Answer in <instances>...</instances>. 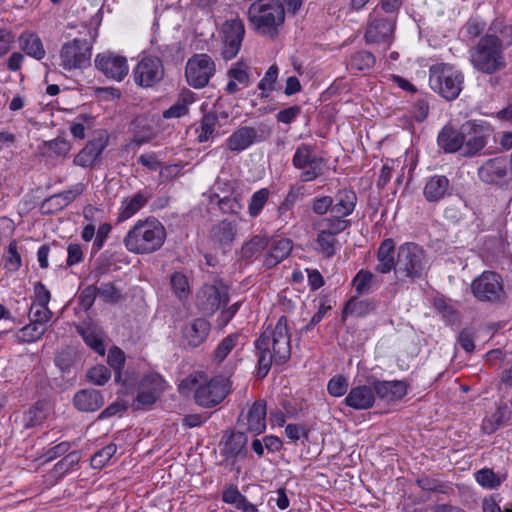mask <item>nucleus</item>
Returning a JSON list of instances; mask_svg holds the SVG:
<instances>
[{
  "label": "nucleus",
  "mask_w": 512,
  "mask_h": 512,
  "mask_svg": "<svg viewBox=\"0 0 512 512\" xmlns=\"http://www.w3.org/2000/svg\"><path fill=\"white\" fill-rule=\"evenodd\" d=\"M215 201L220 210L224 213L237 214L242 209L239 195H225L220 197L218 194H213L210 197V202L213 203Z\"/></svg>",
  "instance_id": "43"
},
{
  "label": "nucleus",
  "mask_w": 512,
  "mask_h": 512,
  "mask_svg": "<svg viewBox=\"0 0 512 512\" xmlns=\"http://www.w3.org/2000/svg\"><path fill=\"white\" fill-rule=\"evenodd\" d=\"M348 389V381L342 375L332 377L327 385L328 393L333 397L343 396Z\"/></svg>",
  "instance_id": "61"
},
{
  "label": "nucleus",
  "mask_w": 512,
  "mask_h": 512,
  "mask_svg": "<svg viewBox=\"0 0 512 512\" xmlns=\"http://www.w3.org/2000/svg\"><path fill=\"white\" fill-rule=\"evenodd\" d=\"M110 377L111 373L109 369L104 365H97L92 367L87 372V378L89 381L99 386L107 383Z\"/></svg>",
  "instance_id": "60"
},
{
  "label": "nucleus",
  "mask_w": 512,
  "mask_h": 512,
  "mask_svg": "<svg viewBox=\"0 0 512 512\" xmlns=\"http://www.w3.org/2000/svg\"><path fill=\"white\" fill-rule=\"evenodd\" d=\"M222 500L227 504H232L242 512H257V506L250 503L247 498L240 493L236 486H230L223 491Z\"/></svg>",
  "instance_id": "37"
},
{
  "label": "nucleus",
  "mask_w": 512,
  "mask_h": 512,
  "mask_svg": "<svg viewBox=\"0 0 512 512\" xmlns=\"http://www.w3.org/2000/svg\"><path fill=\"white\" fill-rule=\"evenodd\" d=\"M292 251V242L287 238L273 240L265 257L264 265L272 268L286 259Z\"/></svg>",
  "instance_id": "31"
},
{
  "label": "nucleus",
  "mask_w": 512,
  "mask_h": 512,
  "mask_svg": "<svg viewBox=\"0 0 512 512\" xmlns=\"http://www.w3.org/2000/svg\"><path fill=\"white\" fill-rule=\"evenodd\" d=\"M171 288L179 300H185L190 295V286L186 275L175 272L170 277Z\"/></svg>",
  "instance_id": "44"
},
{
  "label": "nucleus",
  "mask_w": 512,
  "mask_h": 512,
  "mask_svg": "<svg viewBox=\"0 0 512 512\" xmlns=\"http://www.w3.org/2000/svg\"><path fill=\"white\" fill-rule=\"evenodd\" d=\"M425 252L421 246L406 242L397 249L396 279L398 282L414 281L426 271Z\"/></svg>",
  "instance_id": "6"
},
{
  "label": "nucleus",
  "mask_w": 512,
  "mask_h": 512,
  "mask_svg": "<svg viewBox=\"0 0 512 512\" xmlns=\"http://www.w3.org/2000/svg\"><path fill=\"white\" fill-rule=\"evenodd\" d=\"M53 313L48 306H34L30 308V320L46 327V324L51 320Z\"/></svg>",
  "instance_id": "62"
},
{
  "label": "nucleus",
  "mask_w": 512,
  "mask_h": 512,
  "mask_svg": "<svg viewBox=\"0 0 512 512\" xmlns=\"http://www.w3.org/2000/svg\"><path fill=\"white\" fill-rule=\"evenodd\" d=\"M465 135L463 156L474 157L482 153L483 149L494 139V128L487 121L481 119L469 120L462 124Z\"/></svg>",
  "instance_id": "9"
},
{
  "label": "nucleus",
  "mask_w": 512,
  "mask_h": 512,
  "mask_svg": "<svg viewBox=\"0 0 512 512\" xmlns=\"http://www.w3.org/2000/svg\"><path fill=\"white\" fill-rule=\"evenodd\" d=\"M485 29L486 22L478 16L470 17L462 28L465 35L469 38H476L480 36Z\"/></svg>",
  "instance_id": "59"
},
{
  "label": "nucleus",
  "mask_w": 512,
  "mask_h": 512,
  "mask_svg": "<svg viewBox=\"0 0 512 512\" xmlns=\"http://www.w3.org/2000/svg\"><path fill=\"white\" fill-rule=\"evenodd\" d=\"M464 81L462 72L448 63H435L429 68V86L446 100L456 99Z\"/></svg>",
  "instance_id": "7"
},
{
  "label": "nucleus",
  "mask_w": 512,
  "mask_h": 512,
  "mask_svg": "<svg viewBox=\"0 0 512 512\" xmlns=\"http://www.w3.org/2000/svg\"><path fill=\"white\" fill-rule=\"evenodd\" d=\"M488 33L500 34L502 44L506 47L512 45V24L505 25L502 19L496 18L488 28Z\"/></svg>",
  "instance_id": "53"
},
{
  "label": "nucleus",
  "mask_w": 512,
  "mask_h": 512,
  "mask_svg": "<svg viewBox=\"0 0 512 512\" xmlns=\"http://www.w3.org/2000/svg\"><path fill=\"white\" fill-rule=\"evenodd\" d=\"M374 309L372 303L366 300H358L356 298H351L343 309V317L348 315L352 316H363Z\"/></svg>",
  "instance_id": "47"
},
{
  "label": "nucleus",
  "mask_w": 512,
  "mask_h": 512,
  "mask_svg": "<svg viewBox=\"0 0 512 512\" xmlns=\"http://www.w3.org/2000/svg\"><path fill=\"white\" fill-rule=\"evenodd\" d=\"M95 67L106 78L121 82L128 74L129 66L124 56L105 51L96 55Z\"/></svg>",
  "instance_id": "17"
},
{
  "label": "nucleus",
  "mask_w": 512,
  "mask_h": 512,
  "mask_svg": "<svg viewBox=\"0 0 512 512\" xmlns=\"http://www.w3.org/2000/svg\"><path fill=\"white\" fill-rule=\"evenodd\" d=\"M315 249L325 258H331L336 254L339 243L335 236L331 233L318 230V235L315 240Z\"/></svg>",
  "instance_id": "41"
},
{
  "label": "nucleus",
  "mask_w": 512,
  "mask_h": 512,
  "mask_svg": "<svg viewBox=\"0 0 512 512\" xmlns=\"http://www.w3.org/2000/svg\"><path fill=\"white\" fill-rule=\"evenodd\" d=\"M471 291L481 302L497 303L506 297L502 277L494 271H484L475 278L471 283Z\"/></svg>",
  "instance_id": "11"
},
{
  "label": "nucleus",
  "mask_w": 512,
  "mask_h": 512,
  "mask_svg": "<svg viewBox=\"0 0 512 512\" xmlns=\"http://www.w3.org/2000/svg\"><path fill=\"white\" fill-rule=\"evenodd\" d=\"M394 31V24L383 18L372 20L366 29L365 40L369 44H386L387 48L390 47L392 42V35Z\"/></svg>",
  "instance_id": "21"
},
{
  "label": "nucleus",
  "mask_w": 512,
  "mask_h": 512,
  "mask_svg": "<svg viewBox=\"0 0 512 512\" xmlns=\"http://www.w3.org/2000/svg\"><path fill=\"white\" fill-rule=\"evenodd\" d=\"M210 323L204 318H196L186 323L181 329L183 345L196 348L207 339L210 333Z\"/></svg>",
  "instance_id": "19"
},
{
  "label": "nucleus",
  "mask_w": 512,
  "mask_h": 512,
  "mask_svg": "<svg viewBox=\"0 0 512 512\" xmlns=\"http://www.w3.org/2000/svg\"><path fill=\"white\" fill-rule=\"evenodd\" d=\"M375 276L368 270H360L353 279V285L358 294H366L370 291Z\"/></svg>",
  "instance_id": "56"
},
{
  "label": "nucleus",
  "mask_w": 512,
  "mask_h": 512,
  "mask_svg": "<svg viewBox=\"0 0 512 512\" xmlns=\"http://www.w3.org/2000/svg\"><path fill=\"white\" fill-rule=\"evenodd\" d=\"M266 403L258 400L248 409L245 415H241L242 421L246 420L247 429L255 434H261L266 429Z\"/></svg>",
  "instance_id": "25"
},
{
  "label": "nucleus",
  "mask_w": 512,
  "mask_h": 512,
  "mask_svg": "<svg viewBox=\"0 0 512 512\" xmlns=\"http://www.w3.org/2000/svg\"><path fill=\"white\" fill-rule=\"evenodd\" d=\"M483 512H512V503H507L503 508L500 507L495 496H487L482 500Z\"/></svg>",
  "instance_id": "64"
},
{
  "label": "nucleus",
  "mask_w": 512,
  "mask_h": 512,
  "mask_svg": "<svg viewBox=\"0 0 512 512\" xmlns=\"http://www.w3.org/2000/svg\"><path fill=\"white\" fill-rule=\"evenodd\" d=\"M215 70V63L209 55L196 54L187 61L185 76L190 86L199 89L209 83Z\"/></svg>",
  "instance_id": "14"
},
{
  "label": "nucleus",
  "mask_w": 512,
  "mask_h": 512,
  "mask_svg": "<svg viewBox=\"0 0 512 512\" xmlns=\"http://www.w3.org/2000/svg\"><path fill=\"white\" fill-rule=\"evenodd\" d=\"M98 296L105 302L116 303L122 295L121 291L113 283H101L97 286Z\"/></svg>",
  "instance_id": "58"
},
{
  "label": "nucleus",
  "mask_w": 512,
  "mask_h": 512,
  "mask_svg": "<svg viewBox=\"0 0 512 512\" xmlns=\"http://www.w3.org/2000/svg\"><path fill=\"white\" fill-rule=\"evenodd\" d=\"M511 170V160L497 156L484 161L477 169V176L486 185L502 187L508 184Z\"/></svg>",
  "instance_id": "12"
},
{
  "label": "nucleus",
  "mask_w": 512,
  "mask_h": 512,
  "mask_svg": "<svg viewBox=\"0 0 512 512\" xmlns=\"http://www.w3.org/2000/svg\"><path fill=\"white\" fill-rule=\"evenodd\" d=\"M248 69V64L241 59L231 66L227 74L230 79L235 80L242 87H247L250 84Z\"/></svg>",
  "instance_id": "49"
},
{
  "label": "nucleus",
  "mask_w": 512,
  "mask_h": 512,
  "mask_svg": "<svg viewBox=\"0 0 512 512\" xmlns=\"http://www.w3.org/2000/svg\"><path fill=\"white\" fill-rule=\"evenodd\" d=\"M395 243L393 239H385L380 244L377 251V265L375 270L379 273L386 274L394 270L396 274Z\"/></svg>",
  "instance_id": "29"
},
{
  "label": "nucleus",
  "mask_w": 512,
  "mask_h": 512,
  "mask_svg": "<svg viewBox=\"0 0 512 512\" xmlns=\"http://www.w3.org/2000/svg\"><path fill=\"white\" fill-rule=\"evenodd\" d=\"M349 226V221L344 220L341 217L333 215L332 218H325L317 224V229L331 233L335 236L344 231Z\"/></svg>",
  "instance_id": "46"
},
{
  "label": "nucleus",
  "mask_w": 512,
  "mask_h": 512,
  "mask_svg": "<svg viewBox=\"0 0 512 512\" xmlns=\"http://www.w3.org/2000/svg\"><path fill=\"white\" fill-rule=\"evenodd\" d=\"M75 407L83 412H94L104 404L101 393L95 389H83L78 391L74 398Z\"/></svg>",
  "instance_id": "30"
},
{
  "label": "nucleus",
  "mask_w": 512,
  "mask_h": 512,
  "mask_svg": "<svg viewBox=\"0 0 512 512\" xmlns=\"http://www.w3.org/2000/svg\"><path fill=\"white\" fill-rule=\"evenodd\" d=\"M376 394L388 401L401 399L407 393V386L403 381H379L373 382Z\"/></svg>",
  "instance_id": "33"
},
{
  "label": "nucleus",
  "mask_w": 512,
  "mask_h": 512,
  "mask_svg": "<svg viewBox=\"0 0 512 512\" xmlns=\"http://www.w3.org/2000/svg\"><path fill=\"white\" fill-rule=\"evenodd\" d=\"M375 57L368 51H358L351 56L350 65L358 71H365L373 67Z\"/></svg>",
  "instance_id": "55"
},
{
  "label": "nucleus",
  "mask_w": 512,
  "mask_h": 512,
  "mask_svg": "<svg viewBox=\"0 0 512 512\" xmlns=\"http://www.w3.org/2000/svg\"><path fill=\"white\" fill-rule=\"evenodd\" d=\"M227 381L224 377L208 379L206 374L196 372L186 377L180 387L193 391L195 402L199 406L211 408L218 405L227 396Z\"/></svg>",
  "instance_id": "5"
},
{
  "label": "nucleus",
  "mask_w": 512,
  "mask_h": 512,
  "mask_svg": "<svg viewBox=\"0 0 512 512\" xmlns=\"http://www.w3.org/2000/svg\"><path fill=\"white\" fill-rule=\"evenodd\" d=\"M45 332L46 327L30 320L29 324L18 331L17 337L21 341L30 343L39 340Z\"/></svg>",
  "instance_id": "51"
},
{
  "label": "nucleus",
  "mask_w": 512,
  "mask_h": 512,
  "mask_svg": "<svg viewBox=\"0 0 512 512\" xmlns=\"http://www.w3.org/2000/svg\"><path fill=\"white\" fill-rule=\"evenodd\" d=\"M261 140L254 127L244 126L234 131L226 139L225 145L229 151L239 153Z\"/></svg>",
  "instance_id": "23"
},
{
  "label": "nucleus",
  "mask_w": 512,
  "mask_h": 512,
  "mask_svg": "<svg viewBox=\"0 0 512 512\" xmlns=\"http://www.w3.org/2000/svg\"><path fill=\"white\" fill-rule=\"evenodd\" d=\"M228 300V287L220 281L205 284L197 293V307L208 315L214 314Z\"/></svg>",
  "instance_id": "15"
},
{
  "label": "nucleus",
  "mask_w": 512,
  "mask_h": 512,
  "mask_svg": "<svg viewBox=\"0 0 512 512\" xmlns=\"http://www.w3.org/2000/svg\"><path fill=\"white\" fill-rule=\"evenodd\" d=\"M257 375L265 377L272 364H284L291 355V335L288 319L281 316L274 327H268L255 342Z\"/></svg>",
  "instance_id": "1"
},
{
  "label": "nucleus",
  "mask_w": 512,
  "mask_h": 512,
  "mask_svg": "<svg viewBox=\"0 0 512 512\" xmlns=\"http://www.w3.org/2000/svg\"><path fill=\"white\" fill-rule=\"evenodd\" d=\"M438 145L446 153H455L460 151L463 155V146L465 144V135L462 128L458 131L452 125H445L438 134Z\"/></svg>",
  "instance_id": "24"
},
{
  "label": "nucleus",
  "mask_w": 512,
  "mask_h": 512,
  "mask_svg": "<svg viewBox=\"0 0 512 512\" xmlns=\"http://www.w3.org/2000/svg\"><path fill=\"white\" fill-rule=\"evenodd\" d=\"M504 51L501 39L487 32L470 49V62L477 71L490 75L506 67Z\"/></svg>",
  "instance_id": "4"
},
{
  "label": "nucleus",
  "mask_w": 512,
  "mask_h": 512,
  "mask_svg": "<svg viewBox=\"0 0 512 512\" xmlns=\"http://www.w3.org/2000/svg\"><path fill=\"white\" fill-rule=\"evenodd\" d=\"M85 186L82 183L73 185L70 189L53 194L43 203V207H48L49 211L56 212L64 209L72 203L79 195L84 192Z\"/></svg>",
  "instance_id": "26"
},
{
  "label": "nucleus",
  "mask_w": 512,
  "mask_h": 512,
  "mask_svg": "<svg viewBox=\"0 0 512 512\" xmlns=\"http://www.w3.org/2000/svg\"><path fill=\"white\" fill-rule=\"evenodd\" d=\"M278 78V67L272 65L266 71L264 77L258 83V89L261 91V97L267 98L275 90V84Z\"/></svg>",
  "instance_id": "52"
},
{
  "label": "nucleus",
  "mask_w": 512,
  "mask_h": 512,
  "mask_svg": "<svg viewBox=\"0 0 512 512\" xmlns=\"http://www.w3.org/2000/svg\"><path fill=\"white\" fill-rule=\"evenodd\" d=\"M163 390L164 380L159 374L150 373L145 375L139 385L136 407L151 406L156 402Z\"/></svg>",
  "instance_id": "18"
},
{
  "label": "nucleus",
  "mask_w": 512,
  "mask_h": 512,
  "mask_svg": "<svg viewBox=\"0 0 512 512\" xmlns=\"http://www.w3.org/2000/svg\"><path fill=\"white\" fill-rule=\"evenodd\" d=\"M512 410L506 403H500L496 411L483 419L481 428L484 433L492 434L499 428L510 424Z\"/></svg>",
  "instance_id": "27"
},
{
  "label": "nucleus",
  "mask_w": 512,
  "mask_h": 512,
  "mask_svg": "<svg viewBox=\"0 0 512 512\" xmlns=\"http://www.w3.org/2000/svg\"><path fill=\"white\" fill-rule=\"evenodd\" d=\"M269 197L270 191L268 188H262L253 193L248 205V213L250 217L255 218L261 213L262 209L267 204Z\"/></svg>",
  "instance_id": "45"
},
{
  "label": "nucleus",
  "mask_w": 512,
  "mask_h": 512,
  "mask_svg": "<svg viewBox=\"0 0 512 512\" xmlns=\"http://www.w3.org/2000/svg\"><path fill=\"white\" fill-rule=\"evenodd\" d=\"M292 165L300 171V181L312 182L324 174L327 162L316 153L315 146L301 143L295 149Z\"/></svg>",
  "instance_id": "8"
},
{
  "label": "nucleus",
  "mask_w": 512,
  "mask_h": 512,
  "mask_svg": "<svg viewBox=\"0 0 512 512\" xmlns=\"http://www.w3.org/2000/svg\"><path fill=\"white\" fill-rule=\"evenodd\" d=\"M4 267L9 271L15 272L21 267V256L17 250V244L12 241L6 254L4 255Z\"/></svg>",
  "instance_id": "57"
},
{
  "label": "nucleus",
  "mask_w": 512,
  "mask_h": 512,
  "mask_svg": "<svg viewBox=\"0 0 512 512\" xmlns=\"http://www.w3.org/2000/svg\"><path fill=\"white\" fill-rule=\"evenodd\" d=\"M194 94L185 90L180 95L177 101L167 110L163 112V117L168 118H179L188 113V106L194 102Z\"/></svg>",
  "instance_id": "40"
},
{
  "label": "nucleus",
  "mask_w": 512,
  "mask_h": 512,
  "mask_svg": "<svg viewBox=\"0 0 512 512\" xmlns=\"http://www.w3.org/2000/svg\"><path fill=\"white\" fill-rule=\"evenodd\" d=\"M167 237L166 228L157 218L150 216L138 220L123 238L125 248L137 255L159 251Z\"/></svg>",
  "instance_id": "2"
},
{
  "label": "nucleus",
  "mask_w": 512,
  "mask_h": 512,
  "mask_svg": "<svg viewBox=\"0 0 512 512\" xmlns=\"http://www.w3.org/2000/svg\"><path fill=\"white\" fill-rule=\"evenodd\" d=\"M134 82L143 88L153 87L164 77V67L159 57L144 56L134 67Z\"/></svg>",
  "instance_id": "16"
},
{
  "label": "nucleus",
  "mask_w": 512,
  "mask_h": 512,
  "mask_svg": "<svg viewBox=\"0 0 512 512\" xmlns=\"http://www.w3.org/2000/svg\"><path fill=\"white\" fill-rule=\"evenodd\" d=\"M248 20L260 35L275 39L285 21V10L279 0H257L248 8Z\"/></svg>",
  "instance_id": "3"
},
{
  "label": "nucleus",
  "mask_w": 512,
  "mask_h": 512,
  "mask_svg": "<svg viewBox=\"0 0 512 512\" xmlns=\"http://www.w3.org/2000/svg\"><path fill=\"white\" fill-rule=\"evenodd\" d=\"M268 246V239L264 236H254L249 242L242 247V256L245 259H251L258 255L264 248Z\"/></svg>",
  "instance_id": "54"
},
{
  "label": "nucleus",
  "mask_w": 512,
  "mask_h": 512,
  "mask_svg": "<svg viewBox=\"0 0 512 512\" xmlns=\"http://www.w3.org/2000/svg\"><path fill=\"white\" fill-rule=\"evenodd\" d=\"M240 337L239 333H232L225 337L214 350L213 361L220 364L233 350L242 347L243 344L240 343Z\"/></svg>",
  "instance_id": "39"
},
{
  "label": "nucleus",
  "mask_w": 512,
  "mask_h": 512,
  "mask_svg": "<svg viewBox=\"0 0 512 512\" xmlns=\"http://www.w3.org/2000/svg\"><path fill=\"white\" fill-rule=\"evenodd\" d=\"M376 398L375 387L368 385H359L353 387L344 399L347 406L355 410L370 409Z\"/></svg>",
  "instance_id": "22"
},
{
  "label": "nucleus",
  "mask_w": 512,
  "mask_h": 512,
  "mask_svg": "<svg viewBox=\"0 0 512 512\" xmlns=\"http://www.w3.org/2000/svg\"><path fill=\"white\" fill-rule=\"evenodd\" d=\"M78 332L82 336L84 342L93 349L96 353L103 356L106 351L104 343V331L95 325H87L85 327H78Z\"/></svg>",
  "instance_id": "35"
},
{
  "label": "nucleus",
  "mask_w": 512,
  "mask_h": 512,
  "mask_svg": "<svg viewBox=\"0 0 512 512\" xmlns=\"http://www.w3.org/2000/svg\"><path fill=\"white\" fill-rule=\"evenodd\" d=\"M235 226L229 221H222L212 231L213 238L222 244L231 243L235 237Z\"/></svg>",
  "instance_id": "48"
},
{
  "label": "nucleus",
  "mask_w": 512,
  "mask_h": 512,
  "mask_svg": "<svg viewBox=\"0 0 512 512\" xmlns=\"http://www.w3.org/2000/svg\"><path fill=\"white\" fill-rule=\"evenodd\" d=\"M150 197L149 193L139 191L133 196L123 199L119 208L118 222H124L137 214L147 204Z\"/></svg>",
  "instance_id": "28"
},
{
  "label": "nucleus",
  "mask_w": 512,
  "mask_h": 512,
  "mask_svg": "<svg viewBox=\"0 0 512 512\" xmlns=\"http://www.w3.org/2000/svg\"><path fill=\"white\" fill-rule=\"evenodd\" d=\"M357 196L354 191L342 189L335 196L332 204V214L344 218L352 214L355 209Z\"/></svg>",
  "instance_id": "34"
},
{
  "label": "nucleus",
  "mask_w": 512,
  "mask_h": 512,
  "mask_svg": "<svg viewBox=\"0 0 512 512\" xmlns=\"http://www.w3.org/2000/svg\"><path fill=\"white\" fill-rule=\"evenodd\" d=\"M245 35V26L243 21L236 17L226 20L221 27L220 36L222 49L221 54L224 59L231 60L237 56L240 51Z\"/></svg>",
  "instance_id": "13"
},
{
  "label": "nucleus",
  "mask_w": 512,
  "mask_h": 512,
  "mask_svg": "<svg viewBox=\"0 0 512 512\" xmlns=\"http://www.w3.org/2000/svg\"><path fill=\"white\" fill-rule=\"evenodd\" d=\"M476 482L488 490L498 489L506 480V473H495L490 468H482L474 474Z\"/></svg>",
  "instance_id": "38"
},
{
  "label": "nucleus",
  "mask_w": 512,
  "mask_h": 512,
  "mask_svg": "<svg viewBox=\"0 0 512 512\" xmlns=\"http://www.w3.org/2000/svg\"><path fill=\"white\" fill-rule=\"evenodd\" d=\"M108 145V136L100 133L76 155L74 163L81 167L93 166Z\"/></svg>",
  "instance_id": "20"
},
{
  "label": "nucleus",
  "mask_w": 512,
  "mask_h": 512,
  "mask_svg": "<svg viewBox=\"0 0 512 512\" xmlns=\"http://www.w3.org/2000/svg\"><path fill=\"white\" fill-rule=\"evenodd\" d=\"M117 445L114 443H110L103 447L101 450L97 451L92 457H91V466L94 469H102L106 465H108L111 458L116 454L117 452Z\"/></svg>",
  "instance_id": "50"
},
{
  "label": "nucleus",
  "mask_w": 512,
  "mask_h": 512,
  "mask_svg": "<svg viewBox=\"0 0 512 512\" xmlns=\"http://www.w3.org/2000/svg\"><path fill=\"white\" fill-rule=\"evenodd\" d=\"M21 49L30 57L41 60L45 57V49L39 36L35 33L24 32L19 37Z\"/></svg>",
  "instance_id": "36"
},
{
  "label": "nucleus",
  "mask_w": 512,
  "mask_h": 512,
  "mask_svg": "<svg viewBox=\"0 0 512 512\" xmlns=\"http://www.w3.org/2000/svg\"><path fill=\"white\" fill-rule=\"evenodd\" d=\"M247 437L242 432L231 433L223 442L222 453L227 457H236L245 448Z\"/></svg>",
  "instance_id": "42"
},
{
  "label": "nucleus",
  "mask_w": 512,
  "mask_h": 512,
  "mask_svg": "<svg viewBox=\"0 0 512 512\" xmlns=\"http://www.w3.org/2000/svg\"><path fill=\"white\" fill-rule=\"evenodd\" d=\"M216 121V117L213 115H205L203 117L200 125V133L198 135L199 142H206L212 136Z\"/></svg>",
  "instance_id": "63"
},
{
  "label": "nucleus",
  "mask_w": 512,
  "mask_h": 512,
  "mask_svg": "<svg viewBox=\"0 0 512 512\" xmlns=\"http://www.w3.org/2000/svg\"><path fill=\"white\" fill-rule=\"evenodd\" d=\"M92 44L87 39L75 38L62 45L59 53V67L64 71L81 70L90 65Z\"/></svg>",
  "instance_id": "10"
},
{
  "label": "nucleus",
  "mask_w": 512,
  "mask_h": 512,
  "mask_svg": "<svg viewBox=\"0 0 512 512\" xmlns=\"http://www.w3.org/2000/svg\"><path fill=\"white\" fill-rule=\"evenodd\" d=\"M449 185V180L443 175L430 177L423 189L425 199L429 202H437L443 199L448 193Z\"/></svg>",
  "instance_id": "32"
}]
</instances>
